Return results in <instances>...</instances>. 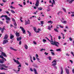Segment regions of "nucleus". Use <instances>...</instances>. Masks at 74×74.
<instances>
[{
    "instance_id": "nucleus-57",
    "label": "nucleus",
    "mask_w": 74,
    "mask_h": 74,
    "mask_svg": "<svg viewBox=\"0 0 74 74\" xmlns=\"http://www.w3.org/2000/svg\"><path fill=\"white\" fill-rule=\"evenodd\" d=\"M60 38H61V37H60V36H58L59 40H60Z\"/></svg>"
},
{
    "instance_id": "nucleus-28",
    "label": "nucleus",
    "mask_w": 74,
    "mask_h": 74,
    "mask_svg": "<svg viewBox=\"0 0 74 74\" xmlns=\"http://www.w3.org/2000/svg\"><path fill=\"white\" fill-rule=\"evenodd\" d=\"M62 10H63L64 11V12H66V9L63 8H62Z\"/></svg>"
},
{
    "instance_id": "nucleus-19",
    "label": "nucleus",
    "mask_w": 74,
    "mask_h": 74,
    "mask_svg": "<svg viewBox=\"0 0 74 74\" xmlns=\"http://www.w3.org/2000/svg\"><path fill=\"white\" fill-rule=\"evenodd\" d=\"M1 32L2 33H3L4 32V30H5V28L4 27H3V29H1Z\"/></svg>"
},
{
    "instance_id": "nucleus-13",
    "label": "nucleus",
    "mask_w": 74,
    "mask_h": 74,
    "mask_svg": "<svg viewBox=\"0 0 74 74\" xmlns=\"http://www.w3.org/2000/svg\"><path fill=\"white\" fill-rule=\"evenodd\" d=\"M0 58L3 59H4L5 61H6V59L5 58L3 57V56L2 55H0Z\"/></svg>"
},
{
    "instance_id": "nucleus-14",
    "label": "nucleus",
    "mask_w": 74,
    "mask_h": 74,
    "mask_svg": "<svg viewBox=\"0 0 74 74\" xmlns=\"http://www.w3.org/2000/svg\"><path fill=\"white\" fill-rule=\"evenodd\" d=\"M33 70H34L35 74H38V73L37 72V70H36V69L35 68H34Z\"/></svg>"
},
{
    "instance_id": "nucleus-8",
    "label": "nucleus",
    "mask_w": 74,
    "mask_h": 74,
    "mask_svg": "<svg viewBox=\"0 0 74 74\" xmlns=\"http://www.w3.org/2000/svg\"><path fill=\"white\" fill-rule=\"evenodd\" d=\"M40 0H37L35 4V5L36 7H38L39 5V1Z\"/></svg>"
},
{
    "instance_id": "nucleus-31",
    "label": "nucleus",
    "mask_w": 74,
    "mask_h": 74,
    "mask_svg": "<svg viewBox=\"0 0 74 74\" xmlns=\"http://www.w3.org/2000/svg\"><path fill=\"white\" fill-rule=\"evenodd\" d=\"M12 19L13 22H15V19H14V18H12Z\"/></svg>"
},
{
    "instance_id": "nucleus-15",
    "label": "nucleus",
    "mask_w": 74,
    "mask_h": 74,
    "mask_svg": "<svg viewBox=\"0 0 74 74\" xmlns=\"http://www.w3.org/2000/svg\"><path fill=\"white\" fill-rule=\"evenodd\" d=\"M15 34L16 37H19V36H20V35H19V33H18L17 32H16Z\"/></svg>"
},
{
    "instance_id": "nucleus-1",
    "label": "nucleus",
    "mask_w": 74,
    "mask_h": 74,
    "mask_svg": "<svg viewBox=\"0 0 74 74\" xmlns=\"http://www.w3.org/2000/svg\"><path fill=\"white\" fill-rule=\"evenodd\" d=\"M50 38L51 40H49V38H47V39L48 40V41H49L51 42H50V44H52V45H56V47H59V43L58 42H54L53 41V40L52 39V36H50Z\"/></svg>"
},
{
    "instance_id": "nucleus-25",
    "label": "nucleus",
    "mask_w": 74,
    "mask_h": 74,
    "mask_svg": "<svg viewBox=\"0 0 74 74\" xmlns=\"http://www.w3.org/2000/svg\"><path fill=\"white\" fill-rule=\"evenodd\" d=\"M4 63V60H0V63Z\"/></svg>"
},
{
    "instance_id": "nucleus-51",
    "label": "nucleus",
    "mask_w": 74,
    "mask_h": 74,
    "mask_svg": "<svg viewBox=\"0 0 74 74\" xmlns=\"http://www.w3.org/2000/svg\"><path fill=\"white\" fill-rule=\"evenodd\" d=\"M48 58L49 60H51V57H49Z\"/></svg>"
},
{
    "instance_id": "nucleus-10",
    "label": "nucleus",
    "mask_w": 74,
    "mask_h": 74,
    "mask_svg": "<svg viewBox=\"0 0 74 74\" xmlns=\"http://www.w3.org/2000/svg\"><path fill=\"white\" fill-rule=\"evenodd\" d=\"M74 1V0H67V2H69V3L70 4L72 3V2H73Z\"/></svg>"
},
{
    "instance_id": "nucleus-61",
    "label": "nucleus",
    "mask_w": 74,
    "mask_h": 74,
    "mask_svg": "<svg viewBox=\"0 0 74 74\" xmlns=\"http://www.w3.org/2000/svg\"><path fill=\"white\" fill-rule=\"evenodd\" d=\"M36 57H37V58H38V54H37L36 55Z\"/></svg>"
},
{
    "instance_id": "nucleus-35",
    "label": "nucleus",
    "mask_w": 74,
    "mask_h": 74,
    "mask_svg": "<svg viewBox=\"0 0 74 74\" xmlns=\"http://www.w3.org/2000/svg\"><path fill=\"white\" fill-rule=\"evenodd\" d=\"M62 12L61 11H60L59 12H58V15H59V14L60 13H62Z\"/></svg>"
},
{
    "instance_id": "nucleus-12",
    "label": "nucleus",
    "mask_w": 74,
    "mask_h": 74,
    "mask_svg": "<svg viewBox=\"0 0 74 74\" xmlns=\"http://www.w3.org/2000/svg\"><path fill=\"white\" fill-rule=\"evenodd\" d=\"M8 35L6 34L5 35L4 37V39H7L8 38Z\"/></svg>"
},
{
    "instance_id": "nucleus-60",
    "label": "nucleus",
    "mask_w": 74,
    "mask_h": 74,
    "mask_svg": "<svg viewBox=\"0 0 74 74\" xmlns=\"http://www.w3.org/2000/svg\"><path fill=\"white\" fill-rule=\"evenodd\" d=\"M50 51H51V52H54V51L52 49L50 50Z\"/></svg>"
},
{
    "instance_id": "nucleus-53",
    "label": "nucleus",
    "mask_w": 74,
    "mask_h": 74,
    "mask_svg": "<svg viewBox=\"0 0 74 74\" xmlns=\"http://www.w3.org/2000/svg\"><path fill=\"white\" fill-rule=\"evenodd\" d=\"M69 61L71 62V64H73V61L71 60H70Z\"/></svg>"
},
{
    "instance_id": "nucleus-23",
    "label": "nucleus",
    "mask_w": 74,
    "mask_h": 74,
    "mask_svg": "<svg viewBox=\"0 0 74 74\" xmlns=\"http://www.w3.org/2000/svg\"><path fill=\"white\" fill-rule=\"evenodd\" d=\"M53 2L52 3V5H49V6H52V7H53V4H55V1L54 0H53Z\"/></svg>"
},
{
    "instance_id": "nucleus-24",
    "label": "nucleus",
    "mask_w": 74,
    "mask_h": 74,
    "mask_svg": "<svg viewBox=\"0 0 74 74\" xmlns=\"http://www.w3.org/2000/svg\"><path fill=\"white\" fill-rule=\"evenodd\" d=\"M61 22L63 23H64V24L67 23V21H61Z\"/></svg>"
},
{
    "instance_id": "nucleus-42",
    "label": "nucleus",
    "mask_w": 74,
    "mask_h": 74,
    "mask_svg": "<svg viewBox=\"0 0 74 74\" xmlns=\"http://www.w3.org/2000/svg\"><path fill=\"white\" fill-rule=\"evenodd\" d=\"M30 71H33V69H32V68H30Z\"/></svg>"
},
{
    "instance_id": "nucleus-59",
    "label": "nucleus",
    "mask_w": 74,
    "mask_h": 74,
    "mask_svg": "<svg viewBox=\"0 0 74 74\" xmlns=\"http://www.w3.org/2000/svg\"><path fill=\"white\" fill-rule=\"evenodd\" d=\"M59 26H60V27H61V28H63V27L61 25H60Z\"/></svg>"
},
{
    "instance_id": "nucleus-18",
    "label": "nucleus",
    "mask_w": 74,
    "mask_h": 74,
    "mask_svg": "<svg viewBox=\"0 0 74 74\" xmlns=\"http://www.w3.org/2000/svg\"><path fill=\"white\" fill-rule=\"evenodd\" d=\"M61 71L60 72V74H63V68H61Z\"/></svg>"
},
{
    "instance_id": "nucleus-40",
    "label": "nucleus",
    "mask_w": 74,
    "mask_h": 74,
    "mask_svg": "<svg viewBox=\"0 0 74 74\" xmlns=\"http://www.w3.org/2000/svg\"><path fill=\"white\" fill-rule=\"evenodd\" d=\"M33 42L34 44L35 45H36V44H37V43H36V42L35 41H34Z\"/></svg>"
},
{
    "instance_id": "nucleus-44",
    "label": "nucleus",
    "mask_w": 74,
    "mask_h": 74,
    "mask_svg": "<svg viewBox=\"0 0 74 74\" xmlns=\"http://www.w3.org/2000/svg\"><path fill=\"white\" fill-rule=\"evenodd\" d=\"M40 23H41V24H42V25L44 24V21H41L40 22Z\"/></svg>"
},
{
    "instance_id": "nucleus-49",
    "label": "nucleus",
    "mask_w": 74,
    "mask_h": 74,
    "mask_svg": "<svg viewBox=\"0 0 74 74\" xmlns=\"http://www.w3.org/2000/svg\"><path fill=\"white\" fill-rule=\"evenodd\" d=\"M51 28L49 26H48V29H49V30H51Z\"/></svg>"
},
{
    "instance_id": "nucleus-62",
    "label": "nucleus",
    "mask_w": 74,
    "mask_h": 74,
    "mask_svg": "<svg viewBox=\"0 0 74 74\" xmlns=\"http://www.w3.org/2000/svg\"><path fill=\"white\" fill-rule=\"evenodd\" d=\"M72 72H73V74H74V69H72Z\"/></svg>"
},
{
    "instance_id": "nucleus-20",
    "label": "nucleus",
    "mask_w": 74,
    "mask_h": 74,
    "mask_svg": "<svg viewBox=\"0 0 74 74\" xmlns=\"http://www.w3.org/2000/svg\"><path fill=\"white\" fill-rule=\"evenodd\" d=\"M10 49H11L12 50H13V51H17V49H14L12 47H10Z\"/></svg>"
},
{
    "instance_id": "nucleus-48",
    "label": "nucleus",
    "mask_w": 74,
    "mask_h": 74,
    "mask_svg": "<svg viewBox=\"0 0 74 74\" xmlns=\"http://www.w3.org/2000/svg\"><path fill=\"white\" fill-rule=\"evenodd\" d=\"M33 60H36V58H35V57H33Z\"/></svg>"
},
{
    "instance_id": "nucleus-16",
    "label": "nucleus",
    "mask_w": 74,
    "mask_h": 74,
    "mask_svg": "<svg viewBox=\"0 0 74 74\" xmlns=\"http://www.w3.org/2000/svg\"><path fill=\"white\" fill-rule=\"evenodd\" d=\"M65 71L66 73L67 74H69V70L67 69H66Z\"/></svg>"
},
{
    "instance_id": "nucleus-17",
    "label": "nucleus",
    "mask_w": 74,
    "mask_h": 74,
    "mask_svg": "<svg viewBox=\"0 0 74 74\" xmlns=\"http://www.w3.org/2000/svg\"><path fill=\"white\" fill-rule=\"evenodd\" d=\"M14 35L12 34H10V39H12V38H14Z\"/></svg>"
},
{
    "instance_id": "nucleus-29",
    "label": "nucleus",
    "mask_w": 74,
    "mask_h": 74,
    "mask_svg": "<svg viewBox=\"0 0 74 74\" xmlns=\"http://www.w3.org/2000/svg\"><path fill=\"white\" fill-rule=\"evenodd\" d=\"M42 41L44 43H45V42L47 41V40L45 39H43Z\"/></svg>"
},
{
    "instance_id": "nucleus-37",
    "label": "nucleus",
    "mask_w": 74,
    "mask_h": 74,
    "mask_svg": "<svg viewBox=\"0 0 74 74\" xmlns=\"http://www.w3.org/2000/svg\"><path fill=\"white\" fill-rule=\"evenodd\" d=\"M27 32H28V34H29V36H30V34H31V33L29 31H27Z\"/></svg>"
},
{
    "instance_id": "nucleus-9",
    "label": "nucleus",
    "mask_w": 74,
    "mask_h": 74,
    "mask_svg": "<svg viewBox=\"0 0 74 74\" xmlns=\"http://www.w3.org/2000/svg\"><path fill=\"white\" fill-rule=\"evenodd\" d=\"M30 20H29V19L28 20V21H25V25H29V24H30Z\"/></svg>"
},
{
    "instance_id": "nucleus-39",
    "label": "nucleus",
    "mask_w": 74,
    "mask_h": 74,
    "mask_svg": "<svg viewBox=\"0 0 74 74\" xmlns=\"http://www.w3.org/2000/svg\"><path fill=\"white\" fill-rule=\"evenodd\" d=\"M71 54L73 55V56H74V53L73 52L71 51Z\"/></svg>"
},
{
    "instance_id": "nucleus-47",
    "label": "nucleus",
    "mask_w": 74,
    "mask_h": 74,
    "mask_svg": "<svg viewBox=\"0 0 74 74\" xmlns=\"http://www.w3.org/2000/svg\"><path fill=\"white\" fill-rule=\"evenodd\" d=\"M57 51H60V49H56Z\"/></svg>"
},
{
    "instance_id": "nucleus-43",
    "label": "nucleus",
    "mask_w": 74,
    "mask_h": 74,
    "mask_svg": "<svg viewBox=\"0 0 74 74\" xmlns=\"http://www.w3.org/2000/svg\"><path fill=\"white\" fill-rule=\"evenodd\" d=\"M14 26H16V25H17V24H16V22H14Z\"/></svg>"
},
{
    "instance_id": "nucleus-26",
    "label": "nucleus",
    "mask_w": 74,
    "mask_h": 74,
    "mask_svg": "<svg viewBox=\"0 0 74 74\" xmlns=\"http://www.w3.org/2000/svg\"><path fill=\"white\" fill-rule=\"evenodd\" d=\"M25 47L26 49H28V47L26 45H25Z\"/></svg>"
},
{
    "instance_id": "nucleus-36",
    "label": "nucleus",
    "mask_w": 74,
    "mask_h": 74,
    "mask_svg": "<svg viewBox=\"0 0 74 74\" xmlns=\"http://www.w3.org/2000/svg\"><path fill=\"white\" fill-rule=\"evenodd\" d=\"M54 29L55 31V32H59V31H58V29Z\"/></svg>"
},
{
    "instance_id": "nucleus-38",
    "label": "nucleus",
    "mask_w": 74,
    "mask_h": 74,
    "mask_svg": "<svg viewBox=\"0 0 74 74\" xmlns=\"http://www.w3.org/2000/svg\"><path fill=\"white\" fill-rule=\"evenodd\" d=\"M45 51V49H42L40 50V51Z\"/></svg>"
},
{
    "instance_id": "nucleus-45",
    "label": "nucleus",
    "mask_w": 74,
    "mask_h": 74,
    "mask_svg": "<svg viewBox=\"0 0 74 74\" xmlns=\"http://www.w3.org/2000/svg\"><path fill=\"white\" fill-rule=\"evenodd\" d=\"M69 40L70 41H72L73 40V39H72V38H70Z\"/></svg>"
},
{
    "instance_id": "nucleus-5",
    "label": "nucleus",
    "mask_w": 74,
    "mask_h": 74,
    "mask_svg": "<svg viewBox=\"0 0 74 74\" xmlns=\"http://www.w3.org/2000/svg\"><path fill=\"white\" fill-rule=\"evenodd\" d=\"M3 67L5 68H7L8 67V66H5L4 64H2L1 65V66L0 67L1 70H4V68H3Z\"/></svg>"
},
{
    "instance_id": "nucleus-21",
    "label": "nucleus",
    "mask_w": 74,
    "mask_h": 74,
    "mask_svg": "<svg viewBox=\"0 0 74 74\" xmlns=\"http://www.w3.org/2000/svg\"><path fill=\"white\" fill-rule=\"evenodd\" d=\"M21 39H22V38H21V37L17 38V41H20V40H21Z\"/></svg>"
},
{
    "instance_id": "nucleus-64",
    "label": "nucleus",
    "mask_w": 74,
    "mask_h": 74,
    "mask_svg": "<svg viewBox=\"0 0 74 74\" xmlns=\"http://www.w3.org/2000/svg\"><path fill=\"white\" fill-rule=\"evenodd\" d=\"M3 2L4 3H5V2H6V1L4 0H3Z\"/></svg>"
},
{
    "instance_id": "nucleus-33",
    "label": "nucleus",
    "mask_w": 74,
    "mask_h": 74,
    "mask_svg": "<svg viewBox=\"0 0 74 74\" xmlns=\"http://www.w3.org/2000/svg\"><path fill=\"white\" fill-rule=\"evenodd\" d=\"M34 32H36V31H37V29H36V27H34Z\"/></svg>"
},
{
    "instance_id": "nucleus-52",
    "label": "nucleus",
    "mask_w": 74,
    "mask_h": 74,
    "mask_svg": "<svg viewBox=\"0 0 74 74\" xmlns=\"http://www.w3.org/2000/svg\"><path fill=\"white\" fill-rule=\"evenodd\" d=\"M45 54L46 55H47L48 54V53H47V52H46L45 53Z\"/></svg>"
},
{
    "instance_id": "nucleus-22",
    "label": "nucleus",
    "mask_w": 74,
    "mask_h": 74,
    "mask_svg": "<svg viewBox=\"0 0 74 74\" xmlns=\"http://www.w3.org/2000/svg\"><path fill=\"white\" fill-rule=\"evenodd\" d=\"M38 9L39 11L42 10V7H39L38 8Z\"/></svg>"
},
{
    "instance_id": "nucleus-27",
    "label": "nucleus",
    "mask_w": 74,
    "mask_h": 74,
    "mask_svg": "<svg viewBox=\"0 0 74 74\" xmlns=\"http://www.w3.org/2000/svg\"><path fill=\"white\" fill-rule=\"evenodd\" d=\"M36 59L37 60L38 62H40V59L36 57Z\"/></svg>"
},
{
    "instance_id": "nucleus-6",
    "label": "nucleus",
    "mask_w": 74,
    "mask_h": 74,
    "mask_svg": "<svg viewBox=\"0 0 74 74\" xmlns=\"http://www.w3.org/2000/svg\"><path fill=\"white\" fill-rule=\"evenodd\" d=\"M56 61L57 60H54L52 62L53 64H52V66H56L57 63H56Z\"/></svg>"
},
{
    "instance_id": "nucleus-7",
    "label": "nucleus",
    "mask_w": 74,
    "mask_h": 74,
    "mask_svg": "<svg viewBox=\"0 0 74 74\" xmlns=\"http://www.w3.org/2000/svg\"><path fill=\"white\" fill-rule=\"evenodd\" d=\"M20 29H21V30L23 32V33L24 34H25V30L24 29V28L23 27H20Z\"/></svg>"
},
{
    "instance_id": "nucleus-58",
    "label": "nucleus",
    "mask_w": 74,
    "mask_h": 74,
    "mask_svg": "<svg viewBox=\"0 0 74 74\" xmlns=\"http://www.w3.org/2000/svg\"><path fill=\"white\" fill-rule=\"evenodd\" d=\"M25 64L26 65H27V66H28V65H29V64H28L27 63H25Z\"/></svg>"
},
{
    "instance_id": "nucleus-11",
    "label": "nucleus",
    "mask_w": 74,
    "mask_h": 74,
    "mask_svg": "<svg viewBox=\"0 0 74 74\" xmlns=\"http://www.w3.org/2000/svg\"><path fill=\"white\" fill-rule=\"evenodd\" d=\"M8 42V41L7 40H4L3 42V44H5L6 43H7Z\"/></svg>"
},
{
    "instance_id": "nucleus-46",
    "label": "nucleus",
    "mask_w": 74,
    "mask_h": 74,
    "mask_svg": "<svg viewBox=\"0 0 74 74\" xmlns=\"http://www.w3.org/2000/svg\"><path fill=\"white\" fill-rule=\"evenodd\" d=\"M5 12L6 13V14H9V12H8V11Z\"/></svg>"
},
{
    "instance_id": "nucleus-63",
    "label": "nucleus",
    "mask_w": 74,
    "mask_h": 74,
    "mask_svg": "<svg viewBox=\"0 0 74 74\" xmlns=\"http://www.w3.org/2000/svg\"><path fill=\"white\" fill-rule=\"evenodd\" d=\"M0 74H5V73H0Z\"/></svg>"
},
{
    "instance_id": "nucleus-2",
    "label": "nucleus",
    "mask_w": 74,
    "mask_h": 74,
    "mask_svg": "<svg viewBox=\"0 0 74 74\" xmlns=\"http://www.w3.org/2000/svg\"><path fill=\"white\" fill-rule=\"evenodd\" d=\"M3 17H5L6 18V21L7 23H9L10 21H11V18L7 16V15H2L1 16L0 18H3Z\"/></svg>"
},
{
    "instance_id": "nucleus-41",
    "label": "nucleus",
    "mask_w": 74,
    "mask_h": 74,
    "mask_svg": "<svg viewBox=\"0 0 74 74\" xmlns=\"http://www.w3.org/2000/svg\"><path fill=\"white\" fill-rule=\"evenodd\" d=\"M10 11H11V12H12V13H15V12L13 10H10Z\"/></svg>"
},
{
    "instance_id": "nucleus-30",
    "label": "nucleus",
    "mask_w": 74,
    "mask_h": 74,
    "mask_svg": "<svg viewBox=\"0 0 74 74\" xmlns=\"http://www.w3.org/2000/svg\"><path fill=\"white\" fill-rule=\"evenodd\" d=\"M72 14L71 15V16H74V12H71Z\"/></svg>"
},
{
    "instance_id": "nucleus-55",
    "label": "nucleus",
    "mask_w": 74,
    "mask_h": 74,
    "mask_svg": "<svg viewBox=\"0 0 74 74\" xmlns=\"http://www.w3.org/2000/svg\"><path fill=\"white\" fill-rule=\"evenodd\" d=\"M23 5H26V2H23Z\"/></svg>"
},
{
    "instance_id": "nucleus-3",
    "label": "nucleus",
    "mask_w": 74,
    "mask_h": 74,
    "mask_svg": "<svg viewBox=\"0 0 74 74\" xmlns=\"http://www.w3.org/2000/svg\"><path fill=\"white\" fill-rule=\"evenodd\" d=\"M13 60L14 61V62H15V63H16V64H20L18 66V71H20V70H21V68H19L20 67H21V64L18 61V60H16L15 59H13Z\"/></svg>"
},
{
    "instance_id": "nucleus-4",
    "label": "nucleus",
    "mask_w": 74,
    "mask_h": 74,
    "mask_svg": "<svg viewBox=\"0 0 74 74\" xmlns=\"http://www.w3.org/2000/svg\"><path fill=\"white\" fill-rule=\"evenodd\" d=\"M0 49H1L0 50V52H1V55H2V56H4V57H7V56L6 55L5 53L4 52H2V51H3V48L1 47Z\"/></svg>"
},
{
    "instance_id": "nucleus-56",
    "label": "nucleus",
    "mask_w": 74,
    "mask_h": 74,
    "mask_svg": "<svg viewBox=\"0 0 74 74\" xmlns=\"http://www.w3.org/2000/svg\"><path fill=\"white\" fill-rule=\"evenodd\" d=\"M21 41H20V42H19V45H21Z\"/></svg>"
},
{
    "instance_id": "nucleus-54",
    "label": "nucleus",
    "mask_w": 74,
    "mask_h": 74,
    "mask_svg": "<svg viewBox=\"0 0 74 74\" xmlns=\"http://www.w3.org/2000/svg\"><path fill=\"white\" fill-rule=\"evenodd\" d=\"M66 56H70V55L68 54V53H66Z\"/></svg>"
},
{
    "instance_id": "nucleus-32",
    "label": "nucleus",
    "mask_w": 74,
    "mask_h": 74,
    "mask_svg": "<svg viewBox=\"0 0 74 74\" xmlns=\"http://www.w3.org/2000/svg\"><path fill=\"white\" fill-rule=\"evenodd\" d=\"M48 23H51V24H52V23H53V22H52V21H49L48 22Z\"/></svg>"
},
{
    "instance_id": "nucleus-34",
    "label": "nucleus",
    "mask_w": 74,
    "mask_h": 74,
    "mask_svg": "<svg viewBox=\"0 0 74 74\" xmlns=\"http://www.w3.org/2000/svg\"><path fill=\"white\" fill-rule=\"evenodd\" d=\"M51 54H52V55H53V56H54V55H55V53H54V52H51Z\"/></svg>"
},
{
    "instance_id": "nucleus-50",
    "label": "nucleus",
    "mask_w": 74,
    "mask_h": 74,
    "mask_svg": "<svg viewBox=\"0 0 74 74\" xmlns=\"http://www.w3.org/2000/svg\"><path fill=\"white\" fill-rule=\"evenodd\" d=\"M18 5H19V6H20L21 7H23V6H22V5H21L20 4H18Z\"/></svg>"
}]
</instances>
